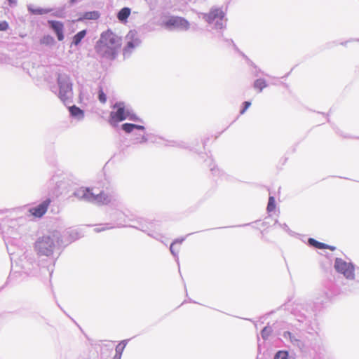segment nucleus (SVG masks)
<instances>
[{
	"label": "nucleus",
	"mask_w": 359,
	"mask_h": 359,
	"mask_svg": "<svg viewBox=\"0 0 359 359\" xmlns=\"http://www.w3.org/2000/svg\"><path fill=\"white\" fill-rule=\"evenodd\" d=\"M275 207H276V203H275V198L273 196H269V202H268V205H267V210L268 212H272L275 209Z\"/></svg>",
	"instance_id": "obj_28"
},
{
	"label": "nucleus",
	"mask_w": 359,
	"mask_h": 359,
	"mask_svg": "<svg viewBox=\"0 0 359 359\" xmlns=\"http://www.w3.org/2000/svg\"><path fill=\"white\" fill-rule=\"evenodd\" d=\"M163 26L169 29H178L187 31L190 27V23L185 18L178 16H171L167 20L163 21Z\"/></svg>",
	"instance_id": "obj_9"
},
{
	"label": "nucleus",
	"mask_w": 359,
	"mask_h": 359,
	"mask_svg": "<svg viewBox=\"0 0 359 359\" xmlns=\"http://www.w3.org/2000/svg\"><path fill=\"white\" fill-rule=\"evenodd\" d=\"M73 195L79 200L97 205L118 206L120 203L119 196L114 191L109 193L102 191L99 194H95L89 188L81 187L76 189Z\"/></svg>",
	"instance_id": "obj_4"
},
{
	"label": "nucleus",
	"mask_w": 359,
	"mask_h": 359,
	"mask_svg": "<svg viewBox=\"0 0 359 359\" xmlns=\"http://www.w3.org/2000/svg\"><path fill=\"white\" fill-rule=\"evenodd\" d=\"M173 245H174V243H172L170 245V250L171 254L175 257L176 262L179 264V257H178V255H177V252H175Z\"/></svg>",
	"instance_id": "obj_38"
},
{
	"label": "nucleus",
	"mask_w": 359,
	"mask_h": 359,
	"mask_svg": "<svg viewBox=\"0 0 359 359\" xmlns=\"http://www.w3.org/2000/svg\"><path fill=\"white\" fill-rule=\"evenodd\" d=\"M207 162H209L210 163L208 165L210 167V171L212 172V175H219L220 173V171L218 169H216V167L214 165L212 167V160L211 158L206 161Z\"/></svg>",
	"instance_id": "obj_34"
},
{
	"label": "nucleus",
	"mask_w": 359,
	"mask_h": 359,
	"mask_svg": "<svg viewBox=\"0 0 359 359\" xmlns=\"http://www.w3.org/2000/svg\"><path fill=\"white\" fill-rule=\"evenodd\" d=\"M127 344V340L121 341L116 347V354L121 355Z\"/></svg>",
	"instance_id": "obj_26"
},
{
	"label": "nucleus",
	"mask_w": 359,
	"mask_h": 359,
	"mask_svg": "<svg viewBox=\"0 0 359 359\" xmlns=\"http://www.w3.org/2000/svg\"><path fill=\"white\" fill-rule=\"evenodd\" d=\"M337 292V290L334 283L330 280L327 281L325 284L324 296L322 299L318 300L314 303V310H319L320 309V305L329 300L333 295H335Z\"/></svg>",
	"instance_id": "obj_11"
},
{
	"label": "nucleus",
	"mask_w": 359,
	"mask_h": 359,
	"mask_svg": "<svg viewBox=\"0 0 359 359\" xmlns=\"http://www.w3.org/2000/svg\"><path fill=\"white\" fill-rule=\"evenodd\" d=\"M127 118L133 121L142 122V120L137 117L135 114L130 112V110H127Z\"/></svg>",
	"instance_id": "obj_31"
},
{
	"label": "nucleus",
	"mask_w": 359,
	"mask_h": 359,
	"mask_svg": "<svg viewBox=\"0 0 359 359\" xmlns=\"http://www.w3.org/2000/svg\"><path fill=\"white\" fill-rule=\"evenodd\" d=\"M4 287V286H2L1 287H0V291Z\"/></svg>",
	"instance_id": "obj_48"
},
{
	"label": "nucleus",
	"mask_w": 359,
	"mask_h": 359,
	"mask_svg": "<svg viewBox=\"0 0 359 359\" xmlns=\"http://www.w3.org/2000/svg\"><path fill=\"white\" fill-rule=\"evenodd\" d=\"M114 108L116 109V111H113L110 114V118L111 121L120 122L127 118V110L129 109H126L123 102H116L114 105Z\"/></svg>",
	"instance_id": "obj_13"
},
{
	"label": "nucleus",
	"mask_w": 359,
	"mask_h": 359,
	"mask_svg": "<svg viewBox=\"0 0 359 359\" xmlns=\"http://www.w3.org/2000/svg\"><path fill=\"white\" fill-rule=\"evenodd\" d=\"M69 185V180L65 175H55L48 183V188L50 189L49 194L57 197L67 191Z\"/></svg>",
	"instance_id": "obj_8"
},
{
	"label": "nucleus",
	"mask_w": 359,
	"mask_h": 359,
	"mask_svg": "<svg viewBox=\"0 0 359 359\" xmlns=\"http://www.w3.org/2000/svg\"><path fill=\"white\" fill-rule=\"evenodd\" d=\"M40 42L41 44L46 45V46H51V45L54 44L55 39L50 35H45L41 39Z\"/></svg>",
	"instance_id": "obj_25"
},
{
	"label": "nucleus",
	"mask_w": 359,
	"mask_h": 359,
	"mask_svg": "<svg viewBox=\"0 0 359 359\" xmlns=\"http://www.w3.org/2000/svg\"><path fill=\"white\" fill-rule=\"evenodd\" d=\"M294 315L296 316L297 320L299 322H304L306 319V315L305 313H296V311H294Z\"/></svg>",
	"instance_id": "obj_35"
},
{
	"label": "nucleus",
	"mask_w": 359,
	"mask_h": 359,
	"mask_svg": "<svg viewBox=\"0 0 359 359\" xmlns=\"http://www.w3.org/2000/svg\"><path fill=\"white\" fill-rule=\"evenodd\" d=\"M184 239H185L184 238H182L181 239H177L173 243H174V244L176 243H182L184 241Z\"/></svg>",
	"instance_id": "obj_43"
},
{
	"label": "nucleus",
	"mask_w": 359,
	"mask_h": 359,
	"mask_svg": "<svg viewBox=\"0 0 359 359\" xmlns=\"http://www.w3.org/2000/svg\"><path fill=\"white\" fill-rule=\"evenodd\" d=\"M60 245V232L53 231L48 235L39 237L34 243V250L39 256L50 257Z\"/></svg>",
	"instance_id": "obj_5"
},
{
	"label": "nucleus",
	"mask_w": 359,
	"mask_h": 359,
	"mask_svg": "<svg viewBox=\"0 0 359 359\" xmlns=\"http://www.w3.org/2000/svg\"><path fill=\"white\" fill-rule=\"evenodd\" d=\"M141 230H142V231H144V232H147V234H148L149 236H151V237H152V238H155V239H156V240L160 241V238H162V236H161V235H160V234H158V233H155V234H154V233H150L149 232H148V228H147V227L146 228V227H144V226H142V229H141Z\"/></svg>",
	"instance_id": "obj_33"
},
{
	"label": "nucleus",
	"mask_w": 359,
	"mask_h": 359,
	"mask_svg": "<svg viewBox=\"0 0 359 359\" xmlns=\"http://www.w3.org/2000/svg\"><path fill=\"white\" fill-rule=\"evenodd\" d=\"M199 18L204 20L212 29L215 30V33H213L215 37L220 39L226 46H232L236 52L247 58L245 54L240 51L232 39L223 37L222 31L226 27L227 19L225 18V13L222 8L212 7L208 13H201Z\"/></svg>",
	"instance_id": "obj_2"
},
{
	"label": "nucleus",
	"mask_w": 359,
	"mask_h": 359,
	"mask_svg": "<svg viewBox=\"0 0 359 359\" xmlns=\"http://www.w3.org/2000/svg\"><path fill=\"white\" fill-rule=\"evenodd\" d=\"M243 109L241 110L240 111V114H243L245 111L250 107V106L251 105V102H248V101H245L243 103Z\"/></svg>",
	"instance_id": "obj_37"
},
{
	"label": "nucleus",
	"mask_w": 359,
	"mask_h": 359,
	"mask_svg": "<svg viewBox=\"0 0 359 359\" xmlns=\"http://www.w3.org/2000/svg\"><path fill=\"white\" fill-rule=\"evenodd\" d=\"M283 337H284L285 338H289L292 342L294 340L297 341V340L294 339V336L292 335V334L290 332H288V331H287V332H284V333H283Z\"/></svg>",
	"instance_id": "obj_39"
},
{
	"label": "nucleus",
	"mask_w": 359,
	"mask_h": 359,
	"mask_svg": "<svg viewBox=\"0 0 359 359\" xmlns=\"http://www.w3.org/2000/svg\"><path fill=\"white\" fill-rule=\"evenodd\" d=\"M325 249H330V250L333 251V250H334L336 249V248L334 247V246H331V245H327V247Z\"/></svg>",
	"instance_id": "obj_44"
},
{
	"label": "nucleus",
	"mask_w": 359,
	"mask_h": 359,
	"mask_svg": "<svg viewBox=\"0 0 359 359\" xmlns=\"http://www.w3.org/2000/svg\"><path fill=\"white\" fill-rule=\"evenodd\" d=\"M121 45V38L108 30L101 34L95 46V50L100 57L112 60L116 57Z\"/></svg>",
	"instance_id": "obj_3"
},
{
	"label": "nucleus",
	"mask_w": 359,
	"mask_h": 359,
	"mask_svg": "<svg viewBox=\"0 0 359 359\" xmlns=\"http://www.w3.org/2000/svg\"><path fill=\"white\" fill-rule=\"evenodd\" d=\"M280 226L289 234L292 235L293 232L290 229L288 226L286 224H279Z\"/></svg>",
	"instance_id": "obj_40"
},
{
	"label": "nucleus",
	"mask_w": 359,
	"mask_h": 359,
	"mask_svg": "<svg viewBox=\"0 0 359 359\" xmlns=\"http://www.w3.org/2000/svg\"><path fill=\"white\" fill-rule=\"evenodd\" d=\"M50 202L51 200L50 198H46L38 205L29 208V212L36 217H41L46 212Z\"/></svg>",
	"instance_id": "obj_15"
},
{
	"label": "nucleus",
	"mask_w": 359,
	"mask_h": 359,
	"mask_svg": "<svg viewBox=\"0 0 359 359\" xmlns=\"http://www.w3.org/2000/svg\"><path fill=\"white\" fill-rule=\"evenodd\" d=\"M130 8L128 7H124L121 8L117 13L118 20L121 22H126L130 14Z\"/></svg>",
	"instance_id": "obj_21"
},
{
	"label": "nucleus",
	"mask_w": 359,
	"mask_h": 359,
	"mask_svg": "<svg viewBox=\"0 0 359 359\" xmlns=\"http://www.w3.org/2000/svg\"><path fill=\"white\" fill-rule=\"evenodd\" d=\"M81 237L80 232L75 229H67L60 234V242L62 245H67Z\"/></svg>",
	"instance_id": "obj_14"
},
{
	"label": "nucleus",
	"mask_w": 359,
	"mask_h": 359,
	"mask_svg": "<svg viewBox=\"0 0 359 359\" xmlns=\"http://www.w3.org/2000/svg\"><path fill=\"white\" fill-rule=\"evenodd\" d=\"M57 83V86L51 87V90L57 94L60 100L66 105L71 102L73 95L72 80L67 74H59Z\"/></svg>",
	"instance_id": "obj_6"
},
{
	"label": "nucleus",
	"mask_w": 359,
	"mask_h": 359,
	"mask_svg": "<svg viewBox=\"0 0 359 359\" xmlns=\"http://www.w3.org/2000/svg\"><path fill=\"white\" fill-rule=\"evenodd\" d=\"M121 355H118V354H116V353L113 358V359H121Z\"/></svg>",
	"instance_id": "obj_45"
},
{
	"label": "nucleus",
	"mask_w": 359,
	"mask_h": 359,
	"mask_svg": "<svg viewBox=\"0 0 359 359\" xmlns=\"http://www.w3.org/2000/svg\"><path fill=\"white\" fill-rule=\"evenodd\" d=\"M309 245L318 249H325L327 247V244L320 243L314 238H309Z\"/></svg>",
	"instance_id": "obj_24"
},
{
	"label": "nucleus",
	"mask_w": 359,
	"mask_h": 359,
	"mask_svg": "<svg viewBox=\"0 0 359 359\" xmlns=\"http://www.w3.org/2000/svg\"><path fill=\"white\" fill-rule=\"evenodd\" d=\"M115 215L117 217L118 219L115 222L114 224L111 223H107L103 225L101 228H95V231L96 232H101L102 231H104L106 229H113L114 227H121L123 226V223L125 222L124 217L125 215L122 212H116Z\"/></svg>",
	"instance_id": "obj_16"
},
{
	"label": "nucleus",
	"mask_w": 359,
	"mask_h": 359,
	"mask_svg": "<svg viewBox=\"0 0 359 359\" xmlns=\"http://www.w3.org/2000/svg\"><path fill=\"white\" fill-rule=\"evenodd\" d=\"M288 353L285 351H278L273 359H287Z\"/></svg>",
	"instance_id": "obj_29"
},
{
	"label": "nucleus",
	"mask_w": 359,
	"mask_h": 359,
	"mask_svg": "<svg viewBox=\"0 0 359 359\" xmlns=\"http://www.w3.org/2000/svg\"><path fill=\"white\" fill-rule=\"evenodd\" d=\"M86 30L83 29L76 34L73 37L72 45L78 46L81 43V40L86 36Z\"/></svg>",
	"instance_id": "obj_22"
},
{
	"label": "nucleus",
	"mask_w": 359,
	"mask_h": 359,
	"mask_svg": "<svg viewBox=\"0 0 359 359\" xmlns=\"http://www.w3.org/2000/svg\"><path fill=\"white\" fill-rule=\"evenodd\" d=\"M23 269L25 270V273L29 274V275H35L34 272L29 271L28 268H26L25 266H23Z\"/></svg>",
	"instance_id": "obj_42"
},
{
	"label": "nucleus",
	"mask_w": 359,
	"mask_h": 359,
	"mask_svg": "<svg viewBox=\"0 0 359 359\" xmlns=\"http://www.w3.org/2000/svg\"><path fill=\"white\" fill-rule=\"evenodd\" d=\"M253 86L255 88L259 89V92H262L267 86V84L264 79H258L255 81Z\"/></svg>",
	"instance_id": "obj_23"
},
{
	"label": "nucleus",
	"mask_w": 359,
	"mask_h": 359,
	"mask_svg": "<svg viewBox=\"0 0 359 359\" xmlns=\"http://www.w3.org/2000/svg\"><path fill=\"white\" fill-rule=\"evenodd\" d=\"M271 332V328L265 327L261 332L262 337L264 339H266Z\"/></svg>",
	"instance_id": "obj_32"
},
{
	"label": "nucleus",
	"mask_w": 359,
	"mask_h": 359,
	"mask_svg": "<svg viewBox=\"0 0 359 359\" xmlns=\"http://www.w3.org/2000/svg\"><path fill=\"white\" fill-rule=\"evenodd\" d=\"M78 0H69V4L73 5L76 3H77Z\"/></svg>",
	"instance_id": "obj_46"
},
{
	"label": "nucleus",
	"mask_w": 359,
	"mask_h": 359,
	"mask_svg": "<svg viewBox=\"0 0 359 359\" xmlns=\"http://www.w3.org/2000/svg\"><path fill=\"white\" fill-rule=\"evenodd\" d=\"M8 1V4L11 7H14L17 6V0H7Z\"/></svg>",
	"instance_id": "obj_41"
},
{
	"label": "nucleus",
	"mask_w": 359,
	"mask_h": 359,
	"mask_svg": "<svg viewBox=\"0 0 359 359\" xmlns=\"http://www.w3.org/2000/svg\"><path fill=\"white\" fill-rule=\"evenodd\" d=\"M128 39L127 45L123 49L124 57H129L132 50L137 47L141 43V40L139 39L137 34L135 31H130L126 36Z\"/></svg>",
	"instance_id": "obj_12"
},
{
	"label": "nucleus",
	"mask_w": 359,
	"mask_h": 359,
	"mask_svg": "<svg viewBox=\"0 0 359 359\" xmlns=\"http://www.w3.org/2000/svg\"><path fill=\"white\" fill-rule=\"evenodd\" d=\"M71 116L78 120H81L84 116V112L79 107L73 105L69 108Z\"/></svg>",
	"instance_id": "obj_19"
},
{
	"label": "nucleus",
	"mask_w": 359,
	"mask_h": 359,
	"mask_svg": "<svg viewBox=\"0 0 359 359\" xmlns=\"http://www.w3.org/2000/svg\"><path fill=\"white\" fill-rule=\"evenodd\" d=\"M178 147H183L182 145H181L180 144H177Z\"/></svg>",
	"instance_id": "obj_47"
},
{
	"label": "nucleus",
	"mask_w": 359,
	"mask_h": 359,
	"mask_svg": "<svg viewBox=\"0 0 359 359\" xmlns=\"http://www.w3.org/2000/svg\"><path fill=\"white\" fill-rule=\"evenodd\" d=\"M9 25L6 21H0V31H6Z\"/></svg>",
	"instance_id": "obj_36"
},
{
	"label": "nucleus",
	"mask_w": 359,
	"mask_h": 359,
	"mask_svg": "<svg viewBox=\"0 0 359 359\" xmlns=\"http://www.w3.org/2000/svg\"><path fill=\"white\" fill-rule=\"evenodd\" d=\"M98 100L101 103H105L107 101V95L104 93L102 88L100 87L99 91H98Z\"/></svg>",
	"instance_id": "obj_30"
},
{
	"label": "nucleus",
	"mask_w": 359,
	"mask_h": 359,
	"mask_svg": "<svg viewBox=\"0 0 359 359\" xmlns=\"http://www.w3.org/2000/svg\"><path fill=\"white\" fill-rule=\"evenodd\" d=\"M335 270L343 274L347 279L354 278V266L351 262H346L341 258H336L334 261Z\"/></svg>",
	"instance_id": "obj_10"
},
{
	"label": "nucleus",
	"mask_w": 359,
	"mask_h": 359,
	"mask_svg": "<svg viewBox=\"0 0 359 359\" xmlns=\"http://www.w3.org/2000/svg\"><path fill=\"white\" fill-rule=\"evenodd\" d=\"M100 17V13L97 11L85 12L81 17L78 19V21H83L84 20H97Z\"/></svg>",
	"instance_id": "obj_18"
},
{
	"label": "nucleus",
	"mask_w": 359,
	"mask_h": 359,
	"mask_svg": "<svg viewBox=\"0 0 359 359\" xmlns=\"http://www.w3.org/2000/svg\"><path fill=\"white\" fill-rule=\"evenodd\" d=\"M48 24L50 29L55 33L57 38L59 41L64 39V25L62 22L56 20H48Z\"/></svg>",
	"instance_id": "obj_17"
},
{
	"label": "nucleus",
	"mask_w": 359,
	"mask_h": 359,
	"mask_svg": "<svg viewBox=\"0 0 359 359\" xmlns=\"http://www.w3.org/2000/svg\"><path fill=\"white\" fill-rule=\"evenodd\" d=\"M26 222L27 218L20 208L0 210V231L10 255L22 251L20 238Z\"/></svg>",
	"instance_id": "obj_1"
},
{
	"label": "nucleus",
	"mask_w": 359,
	"mask_h": 359,
	"mask_svg": "<svg viewBox=\"0 0 359 359\" xmlns=\"http://www.w3.org/2000/svg\"><path fill=\"white\" fill-rule=\"evenodd\" d=\"M121 128L126 133H130L135 129L138 131H140V133L135 132L133 134L131 142L134 144H144L149 141H151L152 142H156V137L152 135L151 134H147L145 132V128L143 126L126 123L121 126Z\"/></svg>",
	"instance_id": "obj_7"
},
{
	"label": "nucleus",
	"mask_w": 359,
	"mask_h": 359,
	"mask_svg": "<svg viewBox=\"0 0 359 359\" xmlns=\"http://www.w3.org/2000/svg\"><path fill=\"white\" fill-rule=\"evenodd\" d=\"M51 13V15L56 18H65V8H58L53 11Z\"/></svg>",
	"instance_id": "obj_27"
},
{
	"label": "nucleus",
	"mask_w": 359,
	"mask_h": 359,
	"mask_svg": "<svg viewBox=\"0 0 359 359\" xmlns=\"http://www.w3.org/2000/svg\"><path fill=\"white\" fill-rule=\"evenodd\" d=\"M28 11L33 15L47 14L53 11V8H34L32 5L28 6Z\"/></svg>",
	"instance_id": "obj_20"
}]
</instances>
